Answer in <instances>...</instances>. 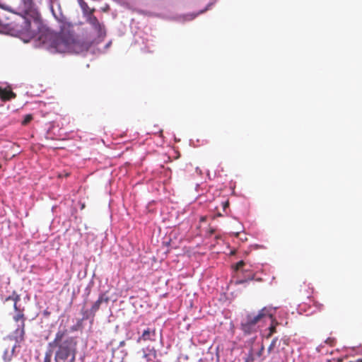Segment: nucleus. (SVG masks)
<instances>
[{"instance_id": "nucleus-14", "label": "nucleus", "mask_w": 362, "mask_h": 362, "mask_svg": "<svg viewBox=\"0 0 362 362\" xmlns=\"http://www.w3.org/2000/svg\"><path fill=\"white\" fill-rule=\"evenodd\" d=\"M11 30V25L4 23L0 20V33L8 34Z\"/></svg>"}, {"instance_id": "nucleus-11", "label": "nucleus", "mask_w": 362, "mask_h": 362, "mask_svg": "<svg viewBox=\"0 0 362 362\" xmlns=\"http://www.w3.org/2000/svg\"><path fill=\"white\" fill-rule=\"evenodd\" d=\"M16 97V94L11 90L0 87V98L2 101L9 100Z\"/></svg>"}, {"instance_id": "nucleus-9", "label": "nucleus", "mask_w": 362, "mask_h": 362, "mask_svg": "<svg viewBox=\"0 0 362 362\" xmlns=\"http://www.w3.org/2000/svg\"><path fill=\"white\" fill-rule=\"evenodd\" d=\"M107 301V298H104L103 295H100L98 299L93 303L90 310H86L84 313L86 318H89L90 316H93L95 313L98 310L101 303L103 301Z\"/></svg>"}, {"instance_id": "nucleus-33", "label": "nucleus", "mask_w": 362, "mask_h": 362, "mask_svg": "<svg viewBox=\"0 0 362 362\" xmlns=\"http://www.w3.org/2000/svg\"><path fill=\"white\" fill-rule=\"evenodd\" d=\"M200 221H204V217H201V218H200Z\"/></svg>"}, {"instance_id": "nucleus-22", "label": "nucleus", "mask_w": 362, "mask_h": 362, "mask_svg": "<svg viewBox=\"0 0 362 362\" xmlns=\"http://www.w3.org/2000/svg\"><path fill=\"white\" fill-rule=\"evenodd\" d=\"M221 205H222V207H223V210H225L228 206L229 203H228V201L227 202H224L221 203Z\"/></svg>"}, {"instance_id": "nucleus-8", "label": "nucleus", "mask_w": 362, "mask_h": 362, "mask_svg": "<svg viewBox=\"0 0 362 362\" xmlns=\"http://www.w3.org/2000/svg\"><path fill=\"white\" fill-rule=\"evenodd\" d=\"M24 335V322H21V324H18V327L16 330L8 337L4 338V340H15L16 346L23 339Z\"/></svg>"}, {"instance_id": "nucleus-25", "label": "nucleus", "mask_w": 362, "mask_h": 362, "mask_svg": "<svg viewBox=\"0 0 362 362\" xmlns=\"http://www.w3.org/2000/svg\"><path fill=\"white\" fill-rule=\"evenodd\" d=\"M263 350H264V346H262L260 350L259 351V352L257 354L259 356H260L262 355Z\"/></svg>"}, {"instance_id": "nucleus-27", "label": "nucleus", "mask_w": 362, "mask_h": 362, "mask_svg": "<svg viewBox=\"0 0 362 362\" xmlns=\"http://www.w3.org/2000/svg\"><path fill=\"white\" fill-rule=\"evenodd\" d=\"M214 233H215V230H214V229H211V230H210L209 231V235H212V234H214Z\"/></svg>"}, {"instance_id": "nucleus-5", "label": "nucleus", "mask_w": 362, "mask_h": 362, "mask_svg": "<svg viewBox=\"0 0 362 362\" xmlns=\"http://www.w3.org/2000/svg\"><path fill=\"white\" fill-rule=\"evenodd\" d=\"M138 334L139 335L136 339L137 343L148 341H154L157 338L156 330L153 326H148L143 329H139Z\"/></svg>"}, {"instance_id": "nucleus-21", "label": "nucleus", "mask_w": 362, "mask_h": 362, "mask_svg": "<svg viewBox=\"0 0 362 362\" xmlns=\"http://www.w3.org/2000/svg\"><path fill=\"white\" fill-rule=\"evenodd\" d=\"M245 362H254V356L252 353H250L247 358H245Z\"/></svg>"}, {"instance_id": "nucleus-30", "label": "nucleus", "mask_w": 362, "mask_h": 362, "mask_svg": "<svg viewBox=\"0 0 362 362\" xmlns=\"http://www.w3.org/2000/svg\"><path fill=\"white\" fill-rule=\"evenodd\" d=\"M215 244H216V243H211V245H210V247H214V246H215Z\"/></svg>"}, {"instance_id": "nucleus-28", "label": "nucleus", "mask_w": 362, "mask_h": 362, "mask_svg": "<svg viewBox=\"0 0 362 362\" xmlns=\"http://www.w3.org/2000/svg\"><path fill=\"white\" fill-rule=\"evenodd\" d=\"M118 351H114L112 352V356H113V358H115V357H116V356H115V355H116V354H117V353H118Z\"/></svg>"}, {"instance_id": "nucleus-17", "label": "nucleus", "mask_w": 362, "mask_h": 362, "mask_svg": "<svg viewBox=\"0 0 362 362\" xmlns=\"http://www.w3.org/2000/svg\"><path fill=\"white\" fill-rule=\"evenodd\" d=\"M78 4L84 13H87L89 10L88 4L83 0H78Z\"/></svg>"}, {"instance_id": "nucleus-3", "label": "nucleus", "mask_w": 362, "mask_h": 362, "mask_svg": "<svg viewBox=\"0 0 362 362\" xmlns=\"http://www.w3.org/2000/svg\"><path fill=\"white\" fill-rule=\"evenodd\" d=\"M51 347L55 348L54 362H74L75 360V343L64 331L59 330L54 340L49 343ZM51 354L47 352L44 362H51Z\"/></svg>"}, {"instance_id": "nucleus-26", "label": "nucleus", "mask_w": 362, "mask_h": 362, "mask_svg": "<svg viewBox=\"0 0 362 362\" xmlns=\"http://www.w3.org/2000/svg\"><path fill=\"white\" fill-rule=\"evenodd\" d=\"M111 45V41L108 42L105 46V50L107 49Z\"/></svg>"}, {"instance_id": "nucleus-15", "label": "nucleus", "mask_w": 362, "mask_h": 362, "mask_svg": "<svg viewBox=\"0 0 362 362\" xmlns=\"http://www.w3.org/2000/svg\"><path fill=\"white\" fill-rule=\"evenodd\" d=\"M197 13H194L185 14L180 17V21H182V22L192 21L197 16Z\"/></svg>"}, {"instance_id": "nucleus-31", "label": "nucleus", "mask_w": 362, "mask_h": 362, "mask_svg": "<svg viewBox=\"0 0 362 362\" xmlns=\"http://www.w3.org/2000/svg\"><path fill=\"white\" fill-rule=\"evenodd\" d=\"M356 362H362V359H358L356 361Z\"/></svg>"}, {"instance_id": "nucleus-23", "label": "nucleus", "mask_w": 362, "mask_h": 362, "mask_svg": "<svg viewBox=\"0 0 362 362\" xmlns=\"http://www.w3.org/2000/svg\"><path fill=\"white\" fill-rule=\"evenodd\" d=\"M214 240H215L216 243H217V244L218 243V241L221 240V239L219 238L218 235H216V234L214 236Z\"/></svg>"}, {"instance_id": "nucleus-20", "label": "nucleus", "mask_w": 362, "mask_h": 362, "mask_svg": "<svg viewBox=\"0 0 362 362\" xmlns=\"http://www.w3.org/2000/svg\"><path fill=\"white\" fill-rule=\"evenodd\" d=\"M245 265V262L243 260L239 261L234 266V269L235 271H239L243 266Z\"/></svg>"}, {"instance_id": "nucleus-1", "label": "nucleus", "mask_w": 362, "mask_h": 362, "mask_svg": "<svg viewBox=\"0 0 362 362\" xmlns=\"http://www.w3.org/2000/svg\"><path fill=\"white\" fill-rule=\"evenodd\" d=\"M20 31L28 34L30 37H37L35 46L45 49L51 53L83 54L90 48L87 44L76 40L71 36L65 37L52 32L42 23L41 28L35 32L32 29L26 30L25 28H21Z\"/></svg>"}, {"instance_id": "nucleus-24", "label": "nucleus", "mask_w": 362, "mask_h": 362, "mask_svg": "<svg viewBox=\"0 0 362 362\" xmlns=\"http://www.w3.org/2000/svg\"><path fill=\"white\" fill-rule=\"evenodd\" d=\"M315 306L317 307L320 310H322L324 305L322 304L315 303Z\"/></svg>"}, {"instance_id": "nucleus-34", "label": "nucleus", "mask_w": 362, "mask_h": 362, "mask_svg": "<svg viewBox=\"0 0 362 362\" xmlns=\"http://www.w3.org/2000/svg\"><path fill=\"white\" fill-rule=\"evenodd\" d=\"M221 214L220 213L218 214V216H221Z\"/></svg>"}, {"instance_id": "nucleus-6", "label": "nucleus", "mask_w": 362, "mask_h": 362, "mask_svg": "<svg viewBox=\"0 0 362 362\" xmlns=\"http://www.w3.org/2000/svg\"><path fill=\"white\" fill-rule=\"evenodd\" d=\"M88 21L98 37V40H95V42L98 43L106 35L105 26L103 23H100L94 16L92 15L88 17Z\"/></svg>"}, {"instance_id": "nucleus-16", "label": "nucleus", "mask_w": 362, "mask_h": 362, "mask_svg": "<svg viewBox=\"0 0 362 362\" xmlns=\"http://www.w3.org/2000/svg\"><path fill=\"white\" fill-rule=\"evenodd\" d=\"M278 342L279 343V341L277 337H275V338L273 339V340L272 341L270 345L268 347V352L269 353H272L274 351V348H275V346H276V344Z\"/></svg>"}, {"instance_id": "nucleus-19", "label": "nucleus", "mask_w": 362, "mask_h": 362, "mask_svg": "<svg viewBox=\"0 0 362 362\" xmlns=\"http://www.w3.org/2000/svg\"><path fill=\"white\" fill-rule=\"evenodd\" d=\"M14 320H15V321H16L18 324H21V322H24L23 315V314H18V315H16L14 317Z\"/></svg>"}, {"instance_id": "nucleus-7", "label": "nucleus", "mask_w": 362, "mask_h": 362, "mask_svg": "<svg viewBox=\"0 0 362 362\" xmlns=\"http://www.w3.org/2000/svg\"><path fill=\"white\" fill-rule=\"evenodd\" d=\"M49 5L54 18L59 22H63L64 17L62 11L59 0H49Z\"/></svg>"}, {"instance_id": "nucleus-2", "label": "nucleus", "mask_w": 362, "mask_h": 362, "mask_svg": "<svg viewBox=\"0 0 362 362\" xmlns=\"http://www.w3.org/2000/svg\"><path fill=\"white\" fill-rule=\"evenodd\" d=\"M0 8L18 15L21 20V28L32 29L35 32L42 26V20L33 0H20L14 7H6L0 0Z\"/></svg>"}, {"instance_id": "nucleus-10", "label": "nucleus", "mask_w": 362, "mask_h": 362, "mask_svg": "<svg viewBox=\"0 0 362 362\" xmlns=\"http://www.w3.org/2000/svg\"><path fill=\"white\" fill-rule=\"evenodd\" d=\"M16 347V344H14L13 345H12L11 349H6L4 350L2 356L3 361L4 362H10L12 360L15 354V349Z\"/></svg>"}, {"instance_id": "nucleus-18", "label": "nucleus", "mask_w": 362, "mask_h": 362, "mask_svg": "<svg viewBox=\"0 0 362 362\" xmlns=\"http://www.w3.org/2000/svg\"><path fill=\"white\" fill-rule=\"evenodd\" d=\"M32 119H33L32 115H26L22 121V124L27 125Z\"/></svg>"}, {"instance_id": "nucleus-29", "label": "nucleus", "mask_w": 362, "mask_h": 362, "mask_svg": "<svg viewBox=\"0 0 362 362\" xmlns=\"http://www.w3.org/2000/svg\"><path fill=\"white\" fill-rule=\"evenodd\" d=\"M19 298L18 297H16V300H15V304H14V307H15V309L17 310V306H16V300L18 299Z\"/></svg>"}, {"instance_id": "nucleus-12", "label": "nucleus", "mask_w": 362, "mask_h": 362, "mask_svg": "<svg viewBox=\"0 0 362 362\" xmlns=\"http://www.w3.org/2000/svg\"><path fill=\"white\" fill-rule=\"evenodd\" d=\"M148 39L145 37L144 35H141L140 33H137L135 35V42L137 44H143L145 45L146 48H148Z\"/></svg>"}, {"instance_id": "nucleus-4", "label": "nucleus", "mask_w": 362, "mask_h": 362, "mask_svg": "<svg viewBox=\"0 0 362 362\" xmlns=\"http://www.w3.org/2000/svg\"><path fill=\"white\" fill-rule=\"evenodd\" d=\"M272 308L269 307H264L257 313H247L241 322V329L246 334L256 332L258 324L264 321L267 317L272 318Z\"/></svg>"}, {"instance_id": "nucleus-32", "label": "nucleus", "mask_w": 362, "mask_h": 362, "mask_svg": "<svg viewBox=\"0 0 362 362\" xmlns=\"http://www.w3.org/2000/svg\"><path fill=\"white\" fill-rule=\"evenodd\" d=\"M198 170H199V173L201 174V170L197 168V171L198 172Z\"/></svg>"}, {"instance_id": "nucleus-13", "label": "nucleus", "mask_w": 362, "mask_h": 362, "mask_svg": "<svg viewBox=\"0 0 362 362\" xmlns=\"http://www.w3.org/2000/svg\"><path fill=\"white\" fill-rule=\"evenodd\" d=\"M272 312H273V313H274V310L273 309H272ZM270 319L272 320V323L269 327V333L268 334V337H271L274 333L276 332V325H278V324H279L276 322V320L274 319V315L272 316V318H270Z\"/></svg>"}]
</instances>
